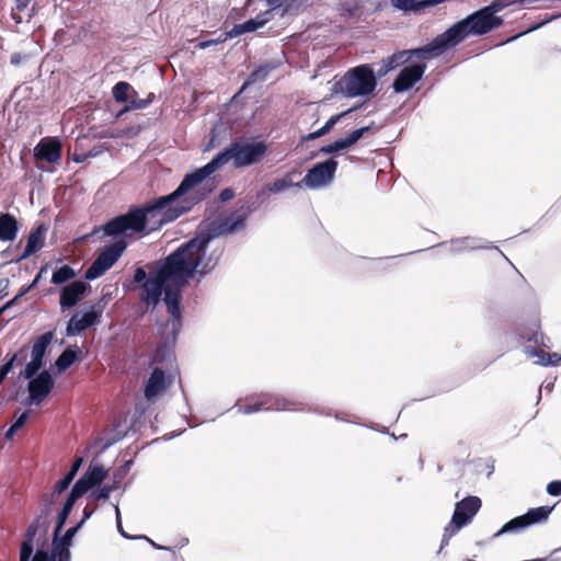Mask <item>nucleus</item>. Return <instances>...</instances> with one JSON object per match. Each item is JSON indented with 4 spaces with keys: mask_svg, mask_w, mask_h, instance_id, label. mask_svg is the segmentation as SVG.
<instances>
[{
    "mask_svg": "<svg viewBox=\"0 0 561 561\" xmlns=\"http://www.w3.org/2000/svg\"><path fill=\"white\" fill-rule=\"evenodd\" d=\"M211 192V187H202L194 175L188 173L171 194L158 197L144 207H133L105 225L94 228L92 234L103 231L105 236H133L152 232L163 225L176 220L190 211L193 206L203 202Z\"/></svg>",
    "mask_w": 561,
    "mask_h": 561,
    "instance_id": "f257e3e1",
    "label": "nucleus"
},
{
    "mask_svg": "<svg viewBox=\"0 0 561 561\" xmlns=\"http://www.w3.org/2000/svg\"><path fill=\"white\" fill-rule=\"evenodd\" d=\"M182 251V244L170 253L165 259L158 262L154 271L149 276L144 267H137L134 273V284H139L142 289L140 301L149 308L154 309L161 301L164 294L163 302L170 316L168 325L171 327L173 339L180 333L182 328L181 312V290L194 275L197 270H192L188 265H180L182 262L186 264L187 253Z\"/></svg>",
    "mask_w": 561,
    "mask_h": 561,
    "instance_id": "f03ea898",
    "label": "nucleus"
},
{
    "mask_svg": "<svg viewBox=\"0 0 561 561\" xmlns=\"http://www.w3.org/2000/svg\"><path fill=\"white\" fill-rule=\"evenodd\" d=\"M249 211L238 209L225 217L213 221L207 230H203L191 240L182 244V252L187 253L186 265L192 270H197V275L202 278L209 274L220 260L222 250L213 249L211 243L219 236L232 234L245 227ZM181 265H185L182 262Z\"/></svg>",
    "mask_w": 561,
    "mask_h": 561,
    "instance_id": "7ed1b4c3",
    "label": "nucleus"
},
{
    "mask_svg": "<svg viewBox=\"0 0 561 561\" xmlns=\"http://www.w3.org/2000/svg\"><path fill=\"white\" fill-rule=\"evenodd\" d=\"M264 141L238 139L220 150L208 163L192 172L202 187H211L209 176L219 168L231 162L236 169L247 168L259 163L267 153Z\"/></svg>",
    "mask_w": 561,
    "mask_h": 561,
    "instance_id": "20e7f679",
    "label": "nucleus"
},
{
    "mask_svg": "<svg viewBox=\"0 0 561 561\" xmlns=\"http://www.w3.org/2000/svg\"><path fill=\"white\" fill-rule=\"evenodd\" d=\"M503 23L499 16H491V13L483 8L458 21L444 33L437 35L436 42L442 54L461 43L468 36L484 35Z\"/></svg>",
    "mask_w": 561,
    "mask_h": 561,
    "instance_id": "39448f33",
    "label": "nucleus"
},
{
    "mask_svg": "<svg viewBox=\"0 0 561 561\" xmlns=\"http://www.w3.org/2000/svg\"><path fill=\"white\" fill-rule=\"evenodd\" d=\"M377 80L370 65L365 64L348 70L334 83V91L346 98L366 96L374 92Z\"/></svg>",
    "mask_w": 561,
    "mask_h": 561,
    "instance_id": "423d86ee",
    "label": "nucleus"
},
{
    "mask_svg": "<svg viewBox=\"0 0 561 561\" xmlns=\"http://www.w3.org/2000/svg\"><path fill=\"white\" fill-rule=\"evenodd\" d=\"M442 55L440 48L434 38L431 43L425 46L412 49L398 50L391 56L382 60V66L378 69L377 75L379 77L386 76L389 71L407 64L413 57L420 60H430Z\"/></svg>",
    "mask_w": 561,
    "mask_h": 561,
    "instance_id": "0eeeda50",
    "label": "nucleus"
},
{
    "mask_svg": "<svg viewBox=\"0 0 561 561\" xmlns=\"http://www.w3.org/2000/svg\"><path fill=\"white\" fill-rule=\"evenodd\" d=\"M127 244L124 240H118L107 247L98 255L94 262L85 271V278L89 280L102 276L108 271L122 256Z\"/></svg>",
    "mask_w": 561,
    "mask_h": 561,
    "instance_id": "6e6552de",
    "label": "nucleus"
},
{
    "mask_svg": "<svg viewBox=\"0 0 561 561\" xmlns=\"http://www.w3.org/2000/svg\"><path fill=\"white\" fill-rule=\"evenodd\" d=\"M337 161L333 158L314 164L300 181L301 186L317 190L329 185L336 172Z\"/></svg>",
    "mask_w": 561,
    "mask_h": 561,
    "instance_id": "1a4fd4ad",
    "label": "nucleus"
},
{
    "mask_svg": "<svg viewBox=\"0 0 561 561\" xmlns=\"http://www.w3.org/2000/svg\"><path fill=\"white\" fill-rule=\"evenodd\" d=\"M51 502H47L42 505L41 514L34 518L28 525L25 533V540L22 542L20 551V561H30L33 553V538L37 534L38 529L46 524V518L50 514Z\"/></svg>",
    "mask_w": 561,
    "mask_h": 561,
    "instance_id": "9d476101",
    "label": "nucleus"
},
{
    "mask_svg": "<svg viewBox=\"0 0 561 561\" xmlns=\"http://www.w3.org/2000/svg\"><path fill=\"white\" fill-rule=\"evenodd\" d=\"M28 403L39 405L54 388V379L48 370L28 379Z\"/></svg>",
    "mask_w": 561,
    "mask_h": 561,
    "instance_id": "9b49d317",
    "label": "nucleus"
},
{
    "mask_svg": "<svg viewBox=\"0 0 561 561\" xmlns=\"http://www.w3.org/2000/svg\"><path fill=\"white\" fill-rule=\"evenodd\" d=\"M426 65L423 62L405 66L392 83L396 93H402L411 89L419 82L426 71Z\"/></svg>",
    "mask_w": 561,
    "mask_h": 561,
    "instance_id": "f8f14e48",
    "label": "nucleus"
},
{
    "mask_svg": "<svg viewBox=\"0 0 561 561\" xmlns=\"http://www.w3.org/2000/svg\"><path fill=\"white\" fill-rule=\"evenodd\" d=\"M88 289V285L83 280H73L60 288L59 307L61 312L77 306Z\"/></svg>",
    "mask_w": 561,
    "mask_h": 561,
    "instance_id": "ddd939ff",
    "label": "nucleus"
},
{
    "mask_svg": "<svg viewBox=\"0 0 561 561\" xmlns=\"http://www.w3.org/2000/svg\"><path fill=\"white\" fill-rule=\"evenodd\" d=\"M100 323V313L93 310L82 314L76 312L67 322L66 335L76 336L87 329Z\"/></svg>",
    "mask_w": 561,
    "mask_h": 561,
    "instance_id": "4468645a",
    "label": "nucleus"
},
{
    "mask_svg": "<svg viewBox=\"0 0 561 561\" xmlns=\"http://www.w3.org/2000/svg\"><path fill=\"white\" fill-rule=\"evenodd\" d=\"M106 470L102 465L90 463L83 476L73 484L76 488H80V491L85 494L89 490L100 485L106 478Z\"/></svg>",
    "mask_w": 561,
    "mask_h": 561,
    "instance_id": "2eb2a0df",
    "label": "nucleus"
},
{
    "mask_svg": "<svg viewBox=\"0 0 561 561\" xmlns=\"http://www.w3.org/2000/svg\"><path fill=\"white\" fill-rule=\"evenodd\" d=\"M34 157L37 160L49 163L57 162L61 157V146L56 138L41 140L34 148Z\"/></svg>",
    "mask_w": 561,
    "mask_h": 561,
    "instance_id": "dca6fc26",
    "label": "nucleus"
},
{
    "mask_svg": "<svg viewBox=\"0 0 561 561\" xmlns=\"http://www.w3.org/2000/svg\"><path fill=\"white\" fill-rule=\"evenodd\" d=\"M482 502L478 496H467L455 505L454 515L458 516V520L465 526L470 524L473 517L481 508Z\"/></svg>",
    "mask_w": 561,
    "mask_h": 561,
    "instance_id": "f3484780",
    "label": "nucleus"
},
{
    "mask_svg": "<svg viewBox=\"0 0 561 561\" xmlns=\"http://www.w3.org/2000/svg\"><path fill=\"white\" fill-rule=\"evenodd\" d=\"M270 11L262 12L257 14L255 18L250 19L243 23L236 24L232 26L230 31H228V35L231 38L238 37L245 33L254 32L261 27H263L270 21Z\"/></svg>",
    "mask_w": 561,
    "mask_h": 561,
    "instance_id": "a211bd4d",
    "label": "nucleus"
},
{
    "mask_svg": "<svg viewBox=\"0 0 561 561\" xmlns=\"http://www.w3.org/2000/svg\"><path fill=\"white\" fill-rule=\"evenodd\" d=\"M259 397L264 405V411H286L289 407L300 403V401L296 399H289L270 392L261 393Z\"/></svg>",
    "mask_w": 561,
    "mask_h": 561,
    "instance_id": "6ab92c4d",
    "label": "nucleus"
},
{
    "mask_svg": "<svg viewBox=\"0 0 561 561\" xmlns=\"http://www.w3.org/2000/svg\"><path fill=\"white\" fill-rule=\"evenodd\" d=\"M165 389V375L161 368L156 367L149 379L147 380L144 389V394L147 400L151 401L157 398Z\"/></svg>",
    "mask_w": 561,
    "mask_h": 561,
    "instance_id": "aec40b11",
    "label": "nucleus"
},
{
    "mask_svg": "<svg viewBox=\"0 0 561 561\" xmlns=\"http://www.w3.org/2000/svg\"><path fill=\"white\" fill-rule=\"evenodd\" d=\"M446 0H390L391 4L403 12L417 13L426 8L443 3Z\"/></svg>",
    "mask_w": 561,
    "mask_h": 561,
    "instance_id": "412c9836",
    "label": "nucleus"
},
{
    "mask_svg": "<svg viewBox=\"0 0 561 561\" xmlns=\"http://www.w3.org/2000/svg\"><path fill=\"white\" fill-rule=\"evenodd\" d=\"M19 232V222L11 214H0V241H13Z\"/></svg>",
    "mask_w": 561,
    "mask_h": 561,
    "instance_id": "4be33fe9",
    "label": "nucleus"
},
{
    "mask_svg": "<svg viewBox=\"0 0 561 561\" xmlns=\"http://www.w3.org/2000/svg\"><path fill=\"white\" fill-rule=\"evenodd\" d=\"M46 229L43 226H39L35 230H33L26 242V247L23 251V253L20 255V257L16 260V262H21L23 260H26L32 254H34L36 251L41 250L44 245V233Z\"/></svg>",
    "mask_w": 561,
    "mask_h": 561,
    "instance_id": "5701e85b",
    "label": "nucleus"
},
{
    "mask_svg": "<svg viewBox=\"0 0 561 561\" xmlns=\"http://www.w3.org/2000/svg\"><path fill=\"white\" fill-rule=\"evenodd\" d=\"M290 187H301V183H295L290 176L287 174L283 179H277L272 183L266 184L259 193L257 198H263L266 194H279Z\"/></svg>",
    "mask_w": 561,
    "mask_h": 561,
    "instance_id": "b1692460",
    "label": "nucleus"
},
{
    "mask_svg": "<svg viewBox=\"0 0 561 561\" xmlns=\"http://www.w3.org/2000/svg\"><path fill=\"white\" fill-rule=\"evenodd\" d=\"M488 248L482 240L474 237H463L455 239L450 242V251L461 252L466 250H477Z\"/></svg>",
    "mask_w": 561,
    "mask_h": 561,
    "instance_id": "393cba45",
    "label": "nucleus"
},
{
    "mask_svg": "<svg viewBox=\"0 0 561 561\" xmlns=\"http://www.w3.org/2000/svg\"><path fill=\"white\" fill-rule=\"evenodd\" d=\"M552 510L553 506L547 505L528 510V512L523 515L527 527L546 522Z\"/></svg>",
    "mask_w": 561,
    "mask_h": 561,
    "instance_id": "a878e982",
    "label": "nucleus"
},
{
    "mask_svg": "<svg viewBox=\"0 0 561 561\" xmlns=\"http://www.w3.org/2000/svg\"><path fill=\"white\" fill-rule=\"evenodd\" d=\"M53 339L54 333L51 331L38 336L32 346L31 357L43 362L46 350L48 345L51 343Z\"/></svg>",
    "mask_w": 561,
    "mask_h": 561,
    "instance_id": "bb28decb",
    "label": "nucleus"
},
{
    "mask_svg": "<svg viewBox=\"0 0 561 561\" xmlns=\"http://www.w3.org/2000/svg\"><path fill=\"white\" fill-rule=\"evenodd\" d=\"M370 130V126H365L351 131L346 137L336 139L334 142L337 151L344 150L356 144L364 135Z\"/></svg>",
    "mask_w": 561,
    "mask_h": 561,
    "instance_id": "cd10ccee",
    "label": "nucleus"
},
{
    "mask_svg": "<svg viewBox=\"0 0 561 561\" xmlns=\"http://www.w3.org/2000/svg\"><path fill=\"white\" fill-rule=\"evenodd\" d=\"M27 357L26 347H22L18 351L7 363L0 366V385L7 377V375L13 369L15 364H22Z\"/></svg>",
    "mask_w": 561,
    "mask_h": 561,
    "instance_id": "c85d7f7f",
    "label": "nucleus"
},
{
    "mask_svg": "<svg viewBox=\"0 0 561 561\" xmlns=\"http://www.w3.org/2000/svg\"><path fill=\"white\" fill-rule=\"evenodd\" d=\"M527 528L525 518L523 515L517 516L502 526V528L494 534V537H500L508 533H518Z\"/></svg>",
    "mask_w": 561,
    "mask_h": 561,
    "instance_id": "c756f323",
    "label": "nucleus"
},
{
    "mask_svg": "<svg viewBox=\"0 0 561 561\" xmlns=\"http://www.w3.org/2000/svg\"><path fill=\"white\" fill-rule=\"evenodd\" d=\"M76 277L75 270L65 264L57 268L53 275L50 282L55 285H62Z\"/></svg>",
    "mask_w": 561,
    "mask_h": 561,
    "instance_id": "7c9ffc66",
    "label": "nucleus"
},
{
    "mask_svg": "<svg viewBox=\"0 0 561 561\" xmlns=\"http://www.w3.org/2000/svg\"><path fill=\"white\" fill-rule=\"evenodd\" d=\"M77 351L68 347L56 359L57 369L62 373L68 369L77 360Z\"/></svg>",
    "mask_w": 561,
    "mask_h": 561,
    "instance_id": "2f4dec72",
    "label": "nucleus"
},
{
    "mask_svg": "<svg viewBox=\"0 0 561 561\" xmlns=\"http://www.w3.org/2000/svg\"><path fill=\"white\" fill-rule=\"evenodd\" d=\"M462 527H465V525L458 520V516L453 514L450 522L444 529L440 549L446 547L449 543L450 538L455 536Z\"/></svg>",
    "mask_w": 561,
    "mask_h": 561,
    "instance_id": "473e14b6",
    "label": "nucleus"
},
{
    "mask_svg": "<svg viewBox=\"0 0 561 561\" xmlns=\"http://www.w3.org/2000/svg\"><path fill=\"white\" fill-rule=\"evenodd\" d=\"M271 70L272 67L270 65L260 66L256 69H254L242 84L241 92L244 91L249 85L255 83L256 81H264Z\"/></svg>",
    "mask_w": 561,
    "mask_h": 561,
    "instance_id": "72a5a7b5",
    "label": "nucleus"
},
{
    "mask_svg": "<svg viewBox=\"0 0 561 561\" xmlns=\"http://www.w3.org/2000/svg\"><path fill=\"white\" fill-rule=\"evenodd\" d=\"M81 528V524H77L76 526L69 528L66 530V533L62 535L60 539H58V536L53 539V547L55 552H57L60 547H69L71 545L72 538L78 533V530Z\"/></svg>",
    "mask_w": 561,
    "mask_h": 561,
    "instance_id": "f704fd0d",
    "label": "nucleus"
},
{
    "mask_svg": "<svg viewBox=\"0 0 561 561\" xmlns=\"http://www.w3.org/2000/svg\"><path fill=\"white\" fill-rule=\"evenodd\" d=\"M133 90L131 85L125 81L117 82L112 90L113 98L118 103H127L130 100L129 91Z\"/></svg>",
    "mask_w": 561,
    "mask_h": 561,
    "instance_id": "c9c22d12",
    "label": "nucleus"
},
{
    "mask_svg": "<svg viewBox=\"0 0 561 561\" xmlns=\"http://www.w3.org/2000/svg\"><path fill=\"white\" fill-rule=\"evenodd\" d=\"M133 93L134 96L130 98L128 104L125 106L123 112L146 108L154 98L153 93H149L147 99L138 98L135 91H133Z\"/></svg>",
    "mask_w": 561,
    "mask_h": 561,
    "instance_id": "e433bc0d",
    "label": "nucleus"
},
{
    "mask_svg": "<svg viewBox=\"0 0 561 561\" xmlns=\"http://www.w3.org/2000/svg\"><path fill=\"white\" fill-rule=\"evenodd\" d=\"M525 354L528 358H538L536 360V364L542 365V366H549V356L550 353H547L542 350H537L533 346H526L525 347Z\"/></svg>",
    "mask_w": 561,
    "mask_h": 561,
    "instance_id": "4c0bfd02",
    "label": "nucleus"
},
{
    "mask_svg": "<svg viewBox=\"0 0 561 561\" xmlns=\"http://www.w3.org/2000/svg\"><path fill=\"white\" fill-rule=\"evenodd\" d=\"M42 366H43L42 360L31 357V362L26 364L24 370L21 373V376L25 379H31V378L35 377V375L42 368Z\"/></svg>",
    "mask_w": 561,
    "mask_h": 561,
    "instance_id": "58836bf2",
    "label": "nucleus"
},
{
    "mask_svg": "<svg viewBox=\"0 0 561 561\" xmlns=\"http://www.w3.org/2000/svg\"><path fill=\"white\" fill-rule=\"evenodd\" d=\"M260 411H264V405L259 396L253 400V402L245 404L243 407H240L238 409V413H241V414H252V413H256Z\"/></svg>",
    "mask_w": 561,
    "mask_h": 561,
    "instance_id": "ea45409f",
    "label": "nucleus"
},
{
    "mask_svg": "<svg viewBox=\"0 0 561 561\" xmlns=\"http://www.w3.org/2000/svg\"><path fill=\"white\" fill-rule=\"evenodd\" d=\"M260 411H264V405L259 396L253 400V402L245 404L243 407H240L238 409V413H241V414H252V413H256Z\"/></svg>",
    "mask_w": 561,
    "mask_h": 561,
    "instance_id": "a19ab883",
    "label": "nucleus"
},
{
    "mask_svg": "<svg viewBox=\"0 0 561 561\" xmlns=\"http://www.w3.org/2000/svg\"><path fill=\"white\" fill-rule=\"evenodd\" d=\"M82 495H84L81 491H80V488H76L75 485L72 486L71 491L69 492L64 505H62V508L61 510H66L68 512L71 513V510L76 503V501L78 499H80Z\"/></svg>",
    "mask_w": 561,
    "mask_h": 561,
    "instance_id": "79ce46f5",
    "label": "nucleus"
},
{
    "mask_svg": "<svg viewBox=\"0 0 561 561\" xmlns=\"http://www.w3.org/2000/svg\"><path fill=\"white\" fill-rule=\"evenodd\" d=\"M117 489V480L112 484H105L100 490L92 492L91 496L95 500H107L113 491Z\"/></svg>",
    "mask_w": 561,
    "mask_h": 561,
    "instance_id": "37998d69",
    "label": "nucleus"
},
{
    "mask_svg": "<svg viewBox=\"0 0 561 561\" xmlns=\"http://www.w3.org/2000/svg\"><path fill=\"white\" fill-rule=\"evenodd\" d=\"M229 38H231V36L228 35V32H224L217 38L198 42L195 47L199 49H206L210 46L222 44Z\"/></svg>",
    "mask_w": 561,
    "mask_h": 561,
    "instance_id": "c03bdc74",
    "label": "nucleus"
},
{
    "mask_svg": "<svg viewBox=\"0 0 561 561\" xmlns=\"http://www.w3.org/2000/svg\"><path fill=\"white\" fill-rule=\"evenodd\" d=\"M559 18H561V13L552 14V15H550V16L546 18V19H545L543 21H541L540 23H537V24H535V25L530 26L527 31H525V32H523V33H520V34H518V35H516V36H513V37L508 38L506 42H507V43H508V42H512V41L516 39L517 37H519V36L524 35V34H527V33H530V32H533V31H536V30L540 28L541 26L546 25L547 23H549V22H551V21H554V20H557V19H559Z\"/></svg>",
    "mask_w": 561,
    "mask_h": 561,
    "instance_id": "a18cd8bd",
    "label": "nucleus"
},
{
    "mask_svg": "<svg viewBox=\"0 0 561 561\" xmlns=\"http://www.w3.org/2000/svg\"><path fill=\"white\" fill-rule=\"evenodd\" d=\"M70 484H71V483H70V482L68 481V479H66V478H62L61 480H59V481L55 484V486H54V489H53V492H51V499H50V501H49V502H51V504H53V503H54L55 497H56V496H58L59 494H61L64 491H66V490L69 488V485H70Z\"/></svg>",
    "mask_w": 561,
    "mask_h": 561,
    "instance_id": "49530a36",
    "label": "nucleus"
},
{
    "mask_svg": "<svg viewBox=\"0 0 561 561\" xmlns=\"http://www.w3.org/2000/svg\"><path fill=\"white\" fill-rule=\"evenodd\" d=\"M511 2H507L506 0H494L489 4L488 7H484L483 9L491 13V16H496L495 13L503 10L505 7H507Z\"/></svg>",
    "mask_w": 561,
    "mask_h": 561,
    "instance_id": "de8ad7c7",
    "label": "nucleus"
},
{
    "mask_svg": "<svg viewBox=\"0 0 561 561\" xmlns=\"http://www.w3.org/2000/svg\"><path fill=\"white\" fill-rule=\"evenodd\" d=\"M70 515V512L66 510H61L57 516V524L55 527V537L59 536L61 529L64 528L68 517Z\"/></svg>",
    "mask_w": 561,
    "mask_h": 561,
    "instance_id": "09e8293b",
    "label": "nucleus"
},
{
    "mask_svg": "<svg viewBox=\"0 0 561 561\" xmlns=\"http://www.w3.org/2000/svg\"><path fill=\"white\" fill-rule=\"evenodd\" d=\"M547 492L551 496L561 495V480L552 481L547 485Z\"/></svg>",
    "mask_w": 561,
    "mask_h": 561,
    "instance_id": "8fccbe9b",
    "label": "nucleus"
},
{
    "mask_svg": "<svg viewBox=\"0 0 561 561\" xmlns=\"http://www.w3.org/2000/svg\"><path fill=\"white\" fill-rule=\"evenodd\" d=\"M350 111H346V112H343V113H340V114H336V115H333L330 117V119L323 125V128L329 133L334 126L335 124L343 117L345 116Z\"/></svg>",
    "mask_w": 561,
    "mask_h": 561,
    "instance_id": "3c124183",
    "label": "nucleus"
},
{
    "mask_svg": "<svg viewBox=\"0 0 561 561\" xmlns=\"http://www.w3.org/2000/svg\"><path fill=\"white\" fill-rule=\"evenodd\" d=\"M51 554H55V558L58 557V561H70V551L67 547H60L57 552L53 549Z\"/></svg>",
    "mask_w": 561,
    "mask_h": 561,
    "instance_id": "603ef678",
    "label": "nucleus"
},
{
    "mask_svg": "<svg viewBox=\"0 0 561 561\" xmlns=\"http://www.w3.org/2000/svg\"><path fill=\"white\" fill-rule=\"evenodd\" d=\"M26 59V55L21 53H13L10 57V62L13 66H20Z\"/></svg>",
    "mask_w": 561,
    "mask_h": 561,
    "instance_id": "864d4df0",
    "label": "nucleus"
},
{
    "mask_svg": "<svg viewBox=\"0 0 561 561\" xmlns=\"http://www.w3.org/2000/svg\"><path fill=\"white\" fill-rule=\"evenodd\" d=\"M325 134H328V131L322 126L320 129L304 136L302 139L304 140H313V139H317L319 137H322Z\"/></svg>",
    "mask_w": 561,
    "mask_h": 561,
    "instance_id": "5fc2aeb1",
    "label": "nucleus"
},
{
    "mask_svg": "<svg viewBox=\"0 0 561 561\" xmlns=\"http://www.w3.org/2000/svg\"><path fill=\"white\" fill-rule=\"evenodd\" d=\"M28 419V411H24L12 424L18 431L25 424Z\"/></svg>",
    "mask_w": 561,
    "mask_h": 561,
    "instance_id": "6e6d98bb",
    "label": "nucleus"
},
{
    "mask_svg": "<svg viewBox=\"0 0 561 561\" xmlns=\"http://www.w3.org/2000/svg\"><path fill=\"white\" fill-rule=\"evenodd\" d=\"M319 152L323 153V154H331V153L337 152V150L335 148L334 142H331V144H329L327 146L321 147Z\"/></svg>",
    "mask_w": 561,
    "mask_h": 561,
    "instance_id": "4d7b16f0",
    "label": "nucleus"
},
{
    "mask_svg": "<svg viewBox=\"0 0 561 561\" xmlns=\"http://www.w3.org/2000/svg\"><path fill=\"white\" fill-rule=\"evenodd\" d=\"M131 461H126L124 463V466L121 467V469L118 470V472L114 476L115 479H123L124 476L127 473V471L129 470V466H130Z\"/></svg>",
    "mask_w": 561,
    "mask_h": 561,
    "instance_id": "13d9d810",
    "label": "nucleus"
},
{
    "mask_svg": "<svg viewBox=\"0 0 561 561\" xmlns=\"http://www.w3.org/2000/svg\"><path fill=\"white\" fill-rule=\"evenodd\" d=\"M9 279L2 278L0 279V298H3L8 295Z\"/></svg>",
    "mask_w": 561,
    "mask_h": 561,
    "instance_id": "bf43d9fd",
    "label": "nucleus"
},
{
    "mask_svg": "<svg viewBox=\"0 0 561 561\" xmlns=\"http://www.w3.org/2000/svg\"><path fill=\"white\" fill-rule=\"evenodd\" d=\"M83 463V458L82 457H78L75 459L71 468H70V471L73 472L75 474L78 473V471L80 470L81 466Z\"/></svg>",
    "mask_w": 561,
    "mask_h": 561,
    "instance_id": "052dcab7",
    "label": "nucleus"
},
{
    "mask_svg": "<svg viewBox=\"0 0 561 561\" xmlns=\"http://www.w3.org/2000/svg\"><path fill=\"white\" fill-rule=\"evenodd\" d=\"M26 294V290H21L14 298H12L11 300H9L2 309H8L10 308L11 306L15 305V302L21 298L23 297L24 295Z\"/></svg>",
    "mask_w": 561,
    "mask_h": 561,
    "instance_id": "680f3d73",
    "label": "nucleus"
},
{
    "mask_svg": "<svg viewBox=\"0 0 561 561\" xmlns=\"http://www.w3.org/2000/svg\"><path fill=\"white\" fill-rule=\"evenodd\" d=\"M26 294V290H21L14 298H12L11 300H9L2 309H8L10 308L11 306L15 305V302L21 298L23 297L24 295Z\"/></svg>",
    "mask_w": 561,
    "mask_h": 561,
    "instance_id": "e2e57ef3",
    "label": "nucleus"
},
{
    "mask_svg": "<svg viewBox=\"0 0 561 561\" xmlns=\"http://www.w3.org/2000/svg\"><path fill=\"white\" fill-rule=\"evenodd\" d=\"M46 271V266L42 267L41 271L38 272V274L35 276L34 280L32 282V284L24 288L23 290H26V293L32 289L33 287H35L37 285V283L39 282L43 273Z\"/></svg>",
    "mask_w": 561,
    "mask_h": 561,
    "instance_id": "0e129e2a",
    "label": "nucleus"
},
{
    "mask_svg": "<svg viewBox=\"0 0 561 561\" xmlns=\"http://www.w3.org/2000/svg\"><path fill=\"white\" fill-rule=\"evenodd\" d=\"M233 196H234V193L231 188H225L220 193V198L224 202L231 199Z\"/></svg>",
    "mask_w": 561,
    "mask_h": 561,
    "instance_id": "69168bd1",
    "label": "nucleus"
},
{
    "mask_svg": "<svg viewBox=\"0 0 561 561\" xmlns=\"http://www.w3.org/2000/svg\"><path fill=\"white\" fill-rule=\"evenodd\" d=\"M561 362V355L552 353L549 356V366H557Z\"/></svg>",
    "mask_w": 561,
    "mask_h": 561,
    "instance_id": "338daca9",
    "label": "nucleus"
},
{
    "mask_svg": "<svg viewBox=\"0 0 561 561\" xmlns=\"http://www.w3.org/2000/svg\"><path fill=\"white\" fill-rule=\"evenodd\" d=\"M30 0H15V8L19 11H23L27 8Z\"/></svg>",
    "mask_w": 561,
    "mask_h": 561,
    "instance_id": "774afa93",
    "label": "nucleus"
}]
</instances>
